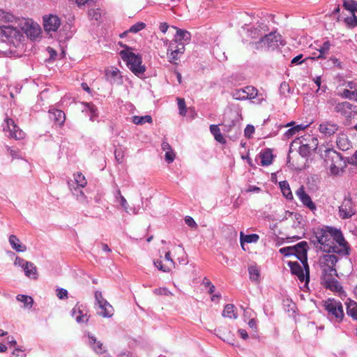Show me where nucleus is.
I'll list each match as a JSON object with an SVG mask.
<instances>
[{
  "label": "nucleus",
  "instance_id": "obj_1",
  "mask_svg": "<svg viewBox=\"0 0 357 357\" xmlns=\"http://www.w3.org/2000/svg\"><path fill=\"white\" fill-rule=\"evenodd\" d=\"M312 142L315 145L314 150L318 149V153L324 160L327 166L330 169V172L333 175L339 174L344 167V162L342 155L333 149L326 148L321 146L317 147V139L312 138Z\"/></svg>",
  "mask_w": 357,
  "mask_h": 357
},
{
  "label": "nucleus",
  "instance_id": "obj_2",
  "mask_svg": "<svg viewBox=\"0 0 357 357\" xmlns=\"http://www.w3.org/2000/svg\"><path fill=\"white\" fill-rule=\"evenodd\" d=\"M335 235V238H337V239H340L342 241H343V235L340 230L330 227H318L314 231V242H317V248H318L321 250H329L331 247L328 245V244H326V240L328 238H331Z\"/></svg>",
  "mask_w": 357,
  "mask_h": 357
},
{
  "label": "nucleus",
  "instance_id": "obj_3",
  "mask_svg": "<svg viewBox=\"0 0 357 357\" xmlns=\"http://www.w3.org/2000/svg\"><path fill=\"white\" fill-rule=\"evenodd\" d=\"M121 59L126 62L129 69L137 76L140 77L145 72L146 68L142 64V57L128 50L120 52Z\"/></svg>",
  "mask_w": 357,
  "mask_h": 357
},
{
  "label": "nucleus",
  "instance_id": "obj_4",
  "mask_svg": "<svg viewBox=\"0 0 357 357\" xmlns=\"http://www.w3.org/2000/svg\"><path fill=\"white\" fill-rule=\"evenodd\" d=\"M324 306L327 312V317L331 321L339 324L343 320L344 313L340 301L328 298L324 301Z\"/></svg>",
  "mask_w": 357,
  "mask_h": 357
},
{
  "label": "nucleus",
  "instance_id": "obj_5",
  "mask_svg": "<svg viewBox=\"0 0 357 357\" xmlns=\"http://www.w3.org/2000/svg\"><path fill=\"white\" fill-rule=\"evenodd\" d=\"M284 44L281 36L276 32L266 34L259 40L252 43L254 49L261 50H274L280 45H284Z\"/></svg>",
  "mask_w": 357,
  "mask_h": 357
},
{
  "label": "nucleus",
  "instance_id": "obj_6",
  "mask_svg": "<svg viewBox=\"0 0 357 357\" xmlns=\"http://www.w3.org/2000/svg\"><path fill=\"white\" fill-rule=\"evenodd\" d=\"M0 36L3 40L18 47L24 38L22 29H19L12 25L0 26Z\"/></svg>",
  "mask_w": 357,
  "mask_h": 357
},
{
  "label": "nucleus",
  "instance_id": "obj_7",
  "mask_svg": "<svg viewBox=\"0 0 357 357\" xmlns=\"http://www.w3.org/2000/svg\"><path fill=\"white\" fill-rule=\"evenodd\" d=\"M338 258L333 254H326L320 256L318 261V266L321 272V278L328 275H337L335 264Z\"/></svg>",
  "mask_w": 357,
  "mask_h": 357
},
{
  "label": "nucleus",
  "instance_id": "obj_8",
  "mask_svg": "<svg viewBox=\"0 0 357 357\" xmlns=\"http://www.w3.org/2000/svg\"><path fill=\"white\" fill-rule=\"evenodd\" d=\"M335 237V235H333L331 238H328L326 242V244H328L331 248L329 250L322 251L328 253H336L342 256L349 255V245L345 239L343 238V241H342L340 239H337V238Z\"/></svg>",
  "mask_w": 357,
  "mask_h": 357
},
{
  "label": "nucleus",
  "instance_id": "obj_9",
  "mask_svg": "<svg viewBox=\"0 0 357 357\" xmlns=\"http://www.w3.org/2000/svg\"><path fill=\"white\" fill-rule=\"evenodd\" d=\"M303 266L297 261H289L288 263L292 274L296 275L301 282H305L306 284L310 280V268L307 262L302 263Z\"/></svg>",
  "mask_w": 357,
  "mask_h": 357
},
{
  "label": "nucleus",
  "instance_id": "obj_10",
  "mask_svg": "<svg viewBox=\"0 0 357 357\" xmlns=\"http://www.w3.org/2000/svg\"><path fill=\"white\" fill-rule=\"evenodd\" d=\"M2 126L6 135L8 137L20 140L25 137V133L15 123L12 119L6 117Z\"/></svg>",
  "mask_w": 357,
  "mask_h": 357
},
{
  "label": "nucleus",
  "instance_id": "obj_11",
  "mask_svg": "<svg viewBox=\"0 0 357 357\" xmlns=\"http://www.w3.org/2000/svg\"><path fill=\"white\" fill-rule=\"evenodd\" d=\"M334 111L347 119L354 118L357 114V106L347 101L335 104Z\"/></svg>",
  "mask_w": 357,
  "mask_h": 357
},
{
  "label": "nucleus",
  "instance_id": "obj_12",
  "mask_svg": "<svg viewBox=\"0 0 357 357\" xmlns=\"http://www.w3.org/2000/svg\"><path fill=\"white\" fill-rule=\"evenodd\" d=\"M14 265L21 267L26 277L34 280L38 278L37 268L33 263L17 257L14 261Z\"/></svg>",
  "mask_w": 357,
  "mask_h": 357
},
{
  "label": "nucleus",
  "instance_id": "obj_13",
  "mask_svg": "<svg viewBox=\"0 0 357 357\" xmlns=\"http://www.w3.org/2000/svg\"><path fill=\"white\" fill-rule=\"evenodd\" d=\"M257 95V90L254 86H248L242 89H236L233 92L232 96L234 99L245 100L253 99Z\"/></svg>",
  "mask_w": 357,
  "mask_h": 357
},
{
  "label": "nucleus",
  "instance_id": "obj_14",
  "mask_svg": "<svg viewBox=\"0 0 357 357\" xmlns=\"http://www.w3.org/2000/svg\"><path fill=\"white\" fill-rule=\"evenodd\" d=\"M356 213L353 202L349 198H345L339 206V215L342 219L350 218Z\"/></svg>",
  "mask_w": 357,
  "mask_h": 357
},
{
  "label": "nucleus",
  "instance_id": "obj_15",
  "mask_svg": "<svg viewBox=\"0 0 357 357\" xmlns=\"http://www.w3.org/2000/svg\"><path fill=\"white\" fill-rule=\"evenodd\" d=\"M339 128V125L332 121H322L319 126V132L325 137L333 135L338 131Z\"/></svg>",
  "mask_w": 357,
  "mask_h": 357
},
{
  "label": "nucleus",
  "instance_id": "obj_16",
  "mask_svg": "<svg viewBox=\"0 0 357 357\" xmlns=\"http://www.w3.org/2000/svg\"><path fill=\"white\" fill-rule=\"evenodd\" d=\"M185 52V47L183 45H178L175 43L170 42L167 48V56L169 61L171 63H175L177 61L180 55L183 54Z\"/></svg>",
  "mask_w": 357,
  "mask_h": 357
},
{
  "label": "nucleus",
  "instance_id": "obj_17",
  "mask_svg": "<svg viewBox=\"0 0 357 357\" xmlns=\"http://www.w3.org/2000/svg\"><path fill=\"white\" fill-rule=\"evenodd\" d=\"M296 195L305 207L312 211H316V204L312 201L309 195L305 192L303 186H301L298 188L296 192Z\"/></svg>",
  "mask_w": 357,
  "mask_h": 357
},
{
  "label": "nucleus",
  "instance_id": "obj_18",
  "mask_svg": "<svg viewBox=\"0 0 357 357\" xmlns=\"http://www.w3.org/2000/svg\"><path fill=\"white\" fill-rule=\"evenodd\" d=\"M23 21H24V25L22 27V29L24 33H26V36L31 39H36L38 38L40 34V26L37 24H29L25 20H23L20 22V25L22 24Z\"/></svg>",
  "mask_w": 357,
  "mask_h": 357
},
{
  "label": "nucleus",
  "instance_id": "obj_19",
  "mask_svg": "<svg viewBox=\"0 0 357 357\" xmlns=\"http://www.w3.org/2000/svg\"><path fill=\"white\" fill-rule=\"evenodd\" d=\"M61 24L60 19L54 15L43 17V26L46 31H56Z\"/></svg>",
  "mask_w": 357,
  "mask_h": 357
},
{
  "label": "nucleus",
  "instance_id": "obj_20",
  "mask_svg": "<svg viewBox=\"0 0 357 357\" xmlns=\"http://www.w3.org/2000/svg\"><path fill=\"white\" fill-rule=\"evenodd\" d=\"M173 28L176 29V33L172 43H175V44L180 46L183 45L185 47V45L190 41L191 34L188 31L177 29L176 27Z\"/></svg>",
  "mask_w": 357,
  "mask_h": 357
},
{
  "label": "nucleus",
  "instance_id": "obj_21",
  "mask_svg": "<svg viewBox=\"0 0 357 357\" xmlns=\"http://www.w3.org/2000/svg\"><path fill=\"white\" fill-rule=\"evenodd\" d=\"M335 275H328L321 278L322 284L327 289L335 292H340L342 287L340 282L335 278Z\"/></svg>",
  "mask_w": 357,
  "mask_h": 357
},
{
  "label": "nucleus",
  "instance_id": "obj_22",
  "mask_svg": "<svg viewBox=\"0 0 357 357\" xmlns=\"http://www.w3.org/2000/svg\"><path fill=\"white\" fill-rule=\"evenodd\" d=\"M307 244L305 241H301L294 245V255H295L301 263L307 262Z\"/></svg>",
  "mask_w": 357,
  "mask_h": 357
},
{
  "label": "nucleus",
  "instance_id": "obj_23",
  "mask_svg": "<svg viewBox=\"0 0 357 357\" xmlns=\"http://www.w3.org/2000/svg\"><path fill=\"white\" fill-rule=\"evenodd\" d=\"M285 127H291L284 134V137L289 139L299 133L301 131H303L307 128V126H305L303 124L295 125V122L291 121L286 124Z\"/></svg>",
  "mask_w": 357,
  "mask_h": 357
},
{
  "label": "nucleus",
  "instance_id": "obj_24",
  "mask_svg": "<svg viewBox=\"0 0 357 357\" xmlns=\"http://www.w3.org/2000/svg\"><path fill=\"white\" fill-rule=\"evenodd\" d=\"M82 305L77 304L71 311V316L75 318L79 324L86 323L89 320V317L86 312L81 309Z\"/></svg>",
  "mask_w": 357,
  "mask_h": 357
},
{
  "label": "nucleus",
  "instance_id": "obj_25",
  "mask_svg": "<svg viewBox=\"0 0 357 357\" xmlns=\"http://www.w3.org/2000/svg\"><path fill=\"white\" fill-rule=\"evenodd\" d=\"M87 338L88 344L97 354H102L106 351L102 343L98 341L94 335L89 333L87 334Z\"/></svg>",
  "mask_w": 357,
  "mask_h": 357
},
{
  "label": "nucleus",
  "instance_id": "obj_26",
  "mask_svg": "<svg viewBox=\"0 0 357 357\" xmlns=\"http://www.w3.org/2000/svg\"><path fill=\"white\" fill-rule=\"evenodd\" d=\"M50 119L54 121L57 125L61 126L66 120L65 113L60 109H50L49 111Z\"/></svg>",
  "mask_w": 357,
  "mask_h": 357
},
{
  "label": "nucleus",
  "instance_id": "obj_27",
  "mask_svg": "<svg viewBox=\"0 0 357 357\" xmlns=\"http://www.w3.org/2000/svg\"><path fill=\"white\" fill-rule=\"evenodd\" d=\"M259 239V236L257 234H245L243 231L240 232V243L243 250L244 243H255Z\"/></svg>",
  "mask_w": 357,
  "mask_h": 357
},
{
  "label": "nucleus",
  "instance_id": "obj_28",
  "mask_svg": "<svg viewBox=\"0 0 357 357\" xmlns=\"http://www.w3.org/2000/svg\"><path fill=\"white\" fill-rule=\"evenodd\" d=\"M99 311H98V314L103 317H111L113 315L114 309L113 307L107 302H105V304H99L98 305Z\"/></svg>",
  "mask_w": 357,
  "mask_h": 357
},
{
  "label": "nucleus",
  "instance_id": "obj_29",
  "mask_svg": "<svg viewBox=\"0 0 357 357\" xmlns=\"http://www.w3.org/2000/svg\"><path fill=\"white\" fill-rule=\"evenodd\" d=\"M337 146L342 151H347L351 147V142L345 134H340L337 138Z\"/></svg>",
  "mask_w": 357,
  "mask_h": 357
},
{
  "label": "nucleus",
  "instance_id": "obj_30",
  "mask_svg": "<svg viewBox=\"0 0 357 357\" xmlns=\"http://www.w3.org/2000/svg\"><path fill=\"white\" fill-rule=\"evenodd\" d=\"M105 77L112 84L115 83L120 78V71L118 68L110 67L105 70Z\"/></svg>",
  "mask_w": 357,
  "mask_h": 357
},
{
  "label": "nucleus",
  "instance_id": "obj_31",
  "mask_svg": "<svg viewBox=\"0 0 357 357\" xmlns=\"http://www.w3.org/2000/svg\"><path fill=\"white\" fill-rule=\"evenodd\" d=\"M331 46V43L328 40L324 42L322 45H321L317 49V51H318L317 56H313L312 59H326L327 55L329 53Z\"/></svg>",
  "mask_w": 357,
  "mask_h": 357
},
{
  "label": "nucleus",
  "instance_id": "obj_32",
  "mask_svg": "<svg viewBox=\"0 0 357 357\" xmlns=\"http://www.w3.org/2000/svg\"><path fill=\"white\" fill-rule=\"evenodd\" d=\"M9 243L12 248L17 252H25L26 250V245L21 243L20 239L15 235L9 236Z\"/></svg>",
  "mask_w": 357,
  "mask_h": 357
},
{
  "label": "nucleus",
  "instance_id": "obj_33",
  "mask_svg": "<svg viewBox=\"0 0 357 357\" xmlns=\"http://www.w3.org/2000/svg\"><path fill=\"white\" fill-rule=\"evenodd\" d=\"M345 304L347 305V312L348 315L354 319L357 320V303L348 298Z\"/></svg>",
  "mask_w": 357,
  "mask_h": 357
},
{
  "label": "nucleus",
  "instance_id": "obj_34",
  "mask_svg": "<svg viewBox=\"0 0 357 357\" xmlns=\"http://www.w3.org/2000/svg\"><path fill=\"white\" fill-rule=\"evenodd\" d=\"M70 183L73 185V188H84L87 182L85 178V176L79 172H77L74 174V181L69 182L68 184Z\"/></svg>",
  "mask_w": 357,
  "mask_h": 357
},
{
  "label": "nucleus",
  "instance_id": "obj_35",
  "mask_svg": "<svg viewBox=\"0 0 357 357\" xmlns=\"http://www.w3.org/2000/svg\"><path fill=\"white\" fill-rule=\"evenodd\" d=\"M69 188L73 194L76 196L77 200L83 204H88V199L81 188H73V185L69 183Z\"/></svg>",
  "mask_w": 357,
  "mask_h": 357
},
{
  "label": "nucleus",
  "instance_id": "obj_36",
  "mask_svg": "<svg viewBox=\"0 0 357 357\" xmlns=\"http://www.w3.org/2000/svg\"><path fill=\"white\" fill-rule=\"evenodd\" d=\"M222 315L229 319H236L237 314L235 312V306L233 304H227L225 306Z\"/></svg>",
  "mask_w": 357,
  "mask_h": 357
},
{
  "label": "nucleus",
  "instance_id": "obj_37",
  "mask_svg": "<svg viewBox=\"0 0 357 357\" xmlns=\"http://www.w3.org/2000/svg\"><path fill=\"white\" fill-rule=\"evenodd\" d=\"M210 131L217 142L221 144H225L226 142L218 125H211L210 126Z\"/></svg>",
  "mask_w": 357,
  "mask_h": 357
},
{
  "label": "nucleus",
  "instance_id": "obj_38",
  "mask_svg": "<svg viewBox=\"0 0 357 357\" xmlns=\"http://www.w3.org/2000/svg\"><path fill=\"white\" fill-rule=\"evenodd\" d=\"M279 185L283 195L287 199H291L293 198V195L288 182L287 181H283L280 182Z\"/></svg>",
  "mask_w": 357,
  "mask_h": 357
},
{
  "label": "nucleus",
  "instance_id": "obj_39",
  "mask_svg": "<svg viewBox=\"0 0 357 357\" xmlns=\"http://www.w3.org/2000/svg\"><path fill=\"white\" fill-rule=\"evenodd\" d=\"M250 279L253 282H258L260 278L259 269L257 265L250 266L248 268Z\"/></svg>",
  "mask_w": 357,
  "mask_h": 357
},
{
  "label": "nucleus",
  "instance_id": "obj_40",
  "mask_svg": "<svg viewBox=\"0 0 357 357\" xmlns=\"http://www.w3.org/2000/svg\"><path fill=\"white\" fill-rule=\"evenodd\" d=\"M16 20L13 13L0 9V22H13Z\"/></svg>",
  "mask_w": 357,
  "mask_h": 357
},
{
  "label": "nucleus",
  "instance_id": "obj_41",
  "mask_svg": "<svg viewBox=\"0 0 357 357\" xmlns=\"http://www.w3.org/2000/svg\"><path fill=\"white\" fill-rule=\"evenodd\" d=\"M260 158L262 166H268L272 163L273 155L270 151H266L261 153Z\"/></svg>",
  "mask_w": 357,
  "mask_h": 357
},
{
  "label": "nucleus",
  "instance_id": "obj_42",
  "mask_svg": "<svg viewBox=\"0 0 357 357\" xmlns=\"http://www.w3.org/2000/svg\"><path fill=\"white\" fill-rule=\"evenodd\" d=\"M18 301L24 303V307L26 308H31L33 304V300L31 296L23 294H18L16 297Z\"/></svg>",
  "mask_w": 357,
  "mask_h": 357
},
{
  "label": "nucleus",
  "instance_id": "obj_43",
  "mask_svg": "<svg viewBox=\"0 0 357 357\" xmlns=\"http://www.w3.org/2000/svg\"><path fill=\"white\" fill-rule=\"evenodd\" d=\"M132 121L136 125H142L145 123H152V118L149 115H145L142 116H134L132 118Z\"/></svg>",
  "mask_w": 357,
  "mask_h": 357
},
{
  "label": "nucleus",
  "instance_id": "obj_44",
  "mask_svg": "<svg viewBox=\"0 0 357 357\" xmlns=\"http://www.w3.org/2000/svg\"><path fill=\"white\" fill-rule=\"evenodd\" d=\"M343 6L350 13H357V2L354 0H344Z\"/></svg>",
  "mask_w": 357,
  "mask_h": 357
},
{
  "label": "nucleus",
  "instance_id": "obj_45",
  "mask_svg": "<svg viewBox=\"0 0 357 357\" xmlns=\"http://www.w3.org/2000/svg\"><path fill=\"white\" fill-rule=\"evenodd\" d=\"M340 96L343 98L349 100H357V90L352 91L349 89H344Z\"/></svg>",
  "mask_w": 357,
  "mask_h": 357
},
{
  "label": "nucleus",
  "instance_id": "obj_46",
  "mask_svg": "<svg viewBox=\"0 0 357 357\" xmlns=\"http://www.w3.org/2000/svg\"><path fill=\"white\" fill-rule=\"evenodd\" d=\"M357 13H351V16L344 18V21L349 28H354L357 26Z\"/></svg>",
  "mask_w": 357,
  "mask_h": 357
},
{
  "label": "nucleus",
  "instance_id": "obj_47",
  "mask_svg": "<svg viewBox=\"0 0 357 357\" xmlns=\"http://www.w3.org/2000/svg\"><path fill=\"white\" fill-rule=\"evenodd\" d=\"M259 28L258 27H256V28H253V29H251L250 30V36H251V38H257L258 37H262V36L264 34H265V26H263V27H261V26H259Z\"/></svg>",
  "mask_w": 357,
  "mask_h": 357
},
{
  "label": "nucleus",
  "instance_id": "obj_48",
  "mask_svg": "<svg viewBox=\"0 0 357 357\" xmlns=\"http://www.w3.org/2000/svg\"><path fill=\"white\" fill-rule=\"evenodd\" d=\"M312 147L309 144H302L298 149V153L302 157H307L310 153Z\"/></svg>",
  "mask_w": 357,
  "mask_h": 357
},
{
  "label": "nucleus",
  "instance_id": "obj_49",
  "mask_svg": "<svg viewBox=\"0 0 357 357\" xmlns=\"http://www.w3.org/2000/svg\"><path fill=\"white\" fill-rule=\"evenodd\" d=\"M86 108H87V110L91 114L90 120L93 121L95 120V119L98 116L96 107L94 105H93L92 103H87Z\"/></svg>",
  "mask_w": 357,
  "mask_h": 357
},
{
  "label": "nucleus",
  "instance_id": "obj_50",
  "mask_svg": "<svg viewBox=\"0 0 357 357\" xmlns=\"http://www.w3.org/2000/svg\"><path fill=\"white\" fill-rule=\"evenodd\" d=\"M146 27V24L144 22H137L131 26L128 31V32L136 33Z\"/></svg>",
  "mask_w": 357,
  "mask_h": 357
},
{
  "label": "nucleus",
  "instance_id": "obj_51",
  "mask_svg": "<svg viewBox=\"0 0 357 357\" xmlns=\"http://www.w3.org/2000/svg\"><path fill=\"white\" fill-rule=\"evenodd\" d=\"M153 264L158 269L163 272H169L171 270V266L169 265H163L160 260H155L153 261Z\"/></svg>",
  "mask_w": 357,
  "mask_h": 357
},
{
  "label": "nucleus",
  "instance_id": "obj_52",
  "mask_svg": "<svg viewBox=\"0 0 357 357\" xmlns=\"http://www.w3.org/2000/svg\"><path fill=\"white\" fill-rule=\"evenodd\" d=\"M178 100V107L179 109V114L181 116H185L186 114V107H185V102L184 99L182 98H177Z\"/></svg>",
  "mask_w": 357,
  "mask_h": 357
},
{
  "label": "nucleus",
  "instance_id": "obj_53",
  "mask_svg": "<svg viewBox=\"0 0 357 357\" xmlns=\"http://www.w3.org/2000/svg\"><path fill=\"white\" fill-rule=\"evenodd\" d=\"M294 246L284 247L280 249V252L284 256L294 255Z\"/></svg>",
  "mask_w": 357,
  "mask_h": 357
},
{
  "label": "nucleus",
  "instance_id": "obj_54",
  "mask_svg": "<svg viewBox=\"0 0 357 357\" xmlns=\"http://www.w3.org/2000/svg\"><path fill=\"white\" fill-rule=\"evenodd\" d=\"M153 293L155 295H164V296H171L172 295V292L169 291L167 288L160 287L155 289L153 290Z\"/></svg>",
  "mask_w": 357,
  "mask_h": 357
},
{
  "label": "nucleus",
  "instance_id": "obj_55",
  "mask_svg": "<svg viewBox=\"0 0 357 357\" xmlns=\"http://www.w3.org/2000/svg\"><path fill=\"white\" fill-rule=\"evenodd\" d=\"M56 296L59 299H66L68 298V291L63 288H58L56 289Z\"/></svg>",
  "mask_w": 357,
  "mask_h": 357
},
{
  "label": "nucleus",
  "instance_id": "obj_56",
  "mask_svg": "<svg viewBox=\"0 0 357 357\" xmlns=\"http://www.w3.org/2000/svg\"><path fill=\"white\" fill-rule=\"evenodd\" d=\"M94 296H95V299H96V303L97 305H99L100 303H103V304H105V302L107 301L102 296V294L101 293V291H95V294H94Z\"/></svg>",
  "mask_w": 357,
  "mask_h": 357
},
{
  "label": "nucleus",
  "instance_id": "obj_57",
  "mask_svg": "<svg viewBox=\"0 0 357 357\" xmlns=\"http://www.w3.org/2000/svg\"><path fill=\"white\" fill-rule=\"evenodd\" d=\"M255 130V127L252 125H248L244 130V135L246 137L251 138Z\"/></svg>",
  "mask_w": 357,
  "mask_h": 357
},
{
  "label": "nucleus",
  "instance_id": "obj_58",
  "mask_svg": "<svg viewBox=\"0 0 357 357\" xmlns=\"http://www.w3.org/2000/svg\"><path fill=\"white\" fill-rule=\"evenodd\" d=\"M165 160L167 163H172L174 160L175 158V153L173 150L168 151L165 153Z\"/></svg>",
  "mask_w": 357,
  "mask_h": 357
},
{
  "label": "nucleus",
  "instance_id": "obj_59",
  "mask_svg": "<svg viewBox=\"0 0 357 357\" xmlns=\"http://www.w3.org/2000/svg\"><path fill=\"white\" fill-rule=\"evenodd\" d=\"M119 202L121 204V206L125 209V211L128 213V204L127 202V200L123 196H121V197L119 199Z\"/></svg>",
  "mask_w": 357,
  "mask_h": 357
},
{
  "label": "nucleus",
  "instance_id": "obj_60",
  "mask_svg": "<svg viewBox=\"0 0 357 357\" xmlns=\"http://www.w3.org/2000/svg\"><path fill=\"white\" fill-rule=\"evenodd\" d=\"M165 259L166 261H167L169 262L168 265H169L171 266V268L172 267L175 266V263H174V260L171 257L170 252H167L165 253Z\"/></svg>",
  "mask_w": 357,
  "mask_h": 357
},
{
  "label": "nucleus",
  "instance_id": "obj_61",
  "mask_svg": "<svg viewBox=\"0 0 357 357\" xmlns=\"http://www.w3.org/2000/svg\"><path fill=\"white\" fill-rule=\"evenodd\" d=\"M185 222L189 227H194L197 225L194 219L190 216H186L185 218Z\"/></svg>",
  "mask_w": 357,
  "mask_h": 357
},
{
  "label": "nucleus",
  "instance_id": "obj_62",
  "mask_svg": "<svg viewBox=\"0 0 357 357\" xmlns=\"http://www.w3.org/2000/svg\"><path fill=\"white\" fill-rule=\"evenodd\" d=\"M114 154H115L116 160L119 162H121L123 157V151L120 149H116V150H115Z\"/></svg>",
  "mask_w": 357,
  "mask_h": 357
},
{
  "label": "nucleus",
  "instance_id": "obj_63",
  "mask_svg": "<svg viewBox=\"0 0 357 357\" xmlns=\"http://www.w3.org/2000/svg\"><path fill=\"white\" fill-rule=\"evenodd\" d=\"M89 16H92L96 20H98L100 16V12L97 10H91L89 11Z\"/></svg>",
  "mask_w": 357,
  "mask_h": 357
},
{
  "label": "nucleus",
  "instance_id": "obj_64",
  "mask_svg": "<svg viewBox=\"0 0 357 357\" xmlns=\"http://www.w3.org/2000/svg\"><path fill=\"white\" fill-rule=\"evenodd\" d=\"M303 58V55L302 54H299L296 56H295L294 58L292 59L291 63V64H300L301 63H303V60H301Z\"/></svg>",
  "mask_w": 357,
  "mask_h": 357
}]
</instances>
